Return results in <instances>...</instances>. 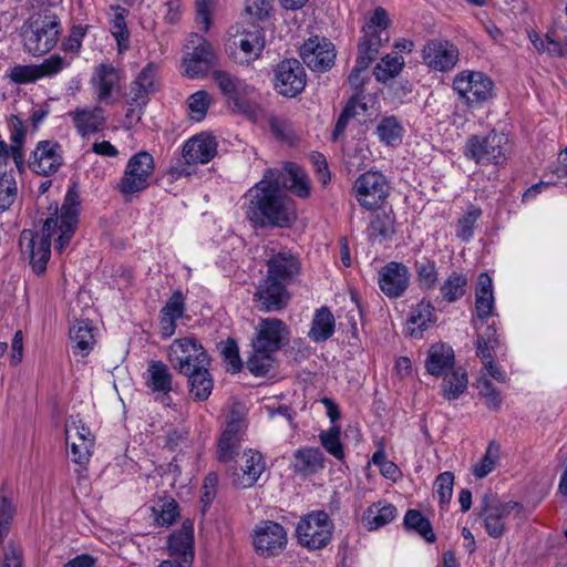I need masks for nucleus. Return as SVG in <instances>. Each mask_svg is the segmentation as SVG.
Masks as SVG:
<instances>
[{
    "label": "nucleus",
    "instance_id": "obj_57",
    "mask_svg": "<svg viewBox=\"0 0 567 567\" xmlns=\"http://www.w3.org/2000/svg\"><path fill=\"white\" fill-rule=\"evenodd\" d=\"M375 81L386 84L396 96H403L411 92V84L408 81L398 79L400 73H374Z\"/></svg>",
    "mask_w": 567,
    "mask_h": 567
},
{
    "label": "nucleus",
    "instance_id": "obj_64",
    "mask_svg": "<svg viewBox=\"0 0 567 567\" xmlns=\"http://www.w3.org/2000/svg\"><path fill=\"white\" fill-rule=\"evenodd\" d=\"M185 311L184 296L181 291H175L162 308L161 313L176 319L183 317Z\"/></svg>",
    "mask_w": 567,
    "mask_h": 567
},
{
    "label": "nucleus",
    "instance_id": "obj_36",
    "mask_svg": "<svg viewBox=\"0 0 567 567\" xmlns=\"http://www.w3.org/2000/svg\"><path fill=\"white\" fill-rule=\"evenodd\" d=\"M158 80L155 73H138L136 79L131 83L130 97L133 103L145 104L147 96L157 91Z\"/></svg>",
    "mask_w": 567,
    "mask_h": 567
},
{
    "label": "nucleus",
    "instance_id": "obj_6",
    "mask_svg": "<svg viewBox=\"0 0 567 567\" xmlns=\"http://www.w3.org/2000/svg\"><path fill=\"white\" fill-rule=\"evenodd\" d=\"M508 138L504 133L492 130L485 135L476 134L467 138L464 154L477 164H502L507 158Z\"/></svg>",
    "mask_w": 567,
    "mask_h": 567
},
{
    "label": "nucleus",
    "instance_id": "obj_39",
    "mask_svg": "<svg viewBox=\"0 0 567 567\" xmlns=\"http://www.w3.org/2000/svg\"><path fill=\"white\" fill-rule=\"evenodd\" d=\"M91 84L97 95V101L111 103L113 92L120 89L118 73H95L91 79Z\"/></svg>",
    "mask_w": 567,
    "mask_h": 567
},
{
    "label": "nucleus",
    "instance_id": "obj_49",
    "mask_svg": "<svg viewBox=\"0 0 567 567\" xmlns=\"http://www.w3.org/2000/svg\"><path fill=\"white\" fill-rule=\"evenodd\" d=\"M271 8V0H247L243 21L254 27L255 21H262L269 16Z\"/></svg>",
    "mask_w": 567,
    "mask_h": 567
},
{
    "label": "nucleus",
    "instance_id": "obj_19",
    "mask_svg": "<svg viewBox=\"0 0 567 567\" xmlns=\"http://www.w3.org/2000/svg\"><path fill=\"white\" fill-rule=\"evenodd\" d=\"M61 165V146L52 141L39 142L29 159V167L43 176L56 173Z\"/></svg>",
    "mask_w": 567,
    "mask_h": 567
},
{
    "label": "nucleus",
    "instance_id": "obj_2",
    "mask_svg": "<svg viewBox=\"0 0 567 567\" xmlns=\"http://www.w3.org/2000/svg\"><path fill=\"white\" fill-rule=\"evenodd\" d=\"M80 194L75 187L69 188L60 210L47 218L41 234L24 229L20 235V246L24 254L29 252L30 264L37 275L45 271L51 256V239L54 248L62 252L73 238L79 224Z\"/></svg>",
    "mask_w": 567,
    "mask_h": 567
},
{
    "label": "nucleus",
    "instance_id": "obj_63",
    "mask_svg": "<svg viewBox=\"0 0 567 567\" xmlns=\"http://www.w3.org/2000/svg\"><path fill=\"white\" fill-rule=\"evenodd\" d=\"M353 109V102H347L343 106L340 115L337 118V122L334 124V128L331 133L332 141L337 142L341 136H343L346 128L348 126V123L351 118H355L354 114L352 113Z\"/></svg>",
    "mask_w": 567,
    "mask_h": 567
},
{
    "label": "nucleus",
    "instance_id": "obj_25",
    "mask_svg": "<svg viewBox=\"0 0 567 567\" xmlns=\"http://www.w3.org/2000/svg\"><path fill=\"white\" fill-rule=\"evenodd\" d=\"M68 115L82 137L101 132L106 123L105 111L100 106L76 107Z\"/></svg>",
    "mask_w": 567,
    "mask_h": 567
},
{
    "label": "nucleus",
    "instance_id": "obj_27",
    "mask_svg": "<svg viewBox=\"0 0 567 567\" xmlns=\"http://www.w3.org/2000/svg\"><path fill=\"white\" fill-rule=\"evenodd\" d=\"M425 369L433 377H443L455 368V354L452 347L445 343H435L427 351Z\"/></svg>",
    "mask_w": 567,
    "mask_h": 567
},
{
    "label": "nucleus",
    "instance_id": "obj_61",
    "mask_svg": "<svg viewBox=\"0 0 567 567\" xmlns=\"http://www.w3.org/2000/svg\"><path fill=\"white\" fill-rule=\"evenodd\" d=\"M16 508L12 502L0 495V543L8 535Z\"/></svg>",
    "mask_w": 567,
    "mask_h": 567
},
{
    "label": "nucleus",
    "instance_id": "obj_5",
    "mask_svg": "<svg viewBox=\"0 0 567 567\" xmlns=\"http://www.w3.org/2000/svg\"><path fill=\"white\" fill-rule=\"evenodd\" d=\"M59 35L60 20L55 14L38 16L22 30L24 47L33 55H42L52 50Z\"/></svg>",
    "mask_w": 567,
    "mask_h": 567
},
{
    "label": "nucleus",
    "instance_id": "obj_28",
    "mask_svg": "<svg viewBox=\"0 0 567 567\" xmlns=\"http://www.w3.org/2000/svg\"><path fill=\"white\" fill-rule=\"evenodd\" d=\"M234 44L239 49L240 63L256 60L265 45L262 29L259 25H254L251 30L243 28L239 40L234 41Z\"/></svg>",
    "mask_w": 567,
    "mask_h": 567
},
{
    "label": "nucleus",
    "instance_id": "obj_41",
    "mask_svg": "<svg viewBox=\"0 0 567 567\" xmlns=\"http://www.w3.org/2000/svg\"><path fill=\"white\" fill-rule=\"evenodd\" d=\"M25 138V127L23 121L18 115H11L10 117V140H11V153L13 161L21 169L23 167V154L22 144Z\"/></svg>",
    "mask_w": 567,
    "mask_h": 567
},
{
    "label": "nucleus",
    "instance_id": "obj_52",
    "mask_svg": "<svg viewBox=\"0 0 567 567\" xmlns=\"http://www.w3.org/2000/svg\"><path fill=\"white\" fill-rule=\"evenodd\" d=\"M17 198V183L13 175L0 176V213L8 210Z\"/></svg>",
    "mask_w": 567,
    "mask_h": 567
},
{
    "label": "nucleus",
    "instance_id": "obj_13",
    "mask_svg": "<svg viewBox=\"0 0 567 567\" xmlns=\"http://www.w3.org/2000/svg\"><path fill=\"white\" fill-rule=\"evenodd\" d=\"M254 532V545L259 555L276 556L286 548L287 532L279 523L262 520L256 525Z\"/></svg>",
    "mask_w": 567,
    "mask_h": 567
},
{
    "label": "nucleus",
    "instance_id": "obj_55",
    "mask_svg": "<svg viewBox=\"0 0 567 567\" xmlns=\"http://www.w3.org/2000/svg\"><path fill=\"white\" fill-rule=\"evenodd\" d=\"M66 444L70 446L69 455L71 460L76 464H84L90 460L91 450L93 443L87 440H66Z\"/></svg>",
    "mask_w": 567,
    "mask_h": 567
},
{
    "label": "nucleus",
    "instance_id": "obj_33",
    "mask_svg": "<svg viewBox=\"0 0 567 567\" xmlns=\"http://www.w3.org/2000/svg\"><path fill=\"white\" fill-rule=\"evenodd\" d=\"M195 370L189 374H184L188 379L189 393L195 401H206L212 393L214 380L208 371V365Z\"/></svg>",
    "mask_w": 567,
    "mask_h": 567
},
{
    "label": "nucleus",
    "instance_id": "obj_35",
    "mask_svg": "<svg viewBox=\"0 0 567 567\" xmlns=\"http://www.w3.org/2000/svg\"><path fill=\"white\" fill-rule=\"evenodd\" d=\"M442 383L441 393L447 401H453L462 395L468 383L467 373L463 368L451 370L446 373Z\"/></svg>",
    "mask_w": 567,
    "mask_h": 567
},
{
    "label": "nucleus",
    "instance_id": "obj_29",
    "mask_svg": "<svg viewBox=\"0 0 567 567\" xmlns=\"http://www.w3.org/2000/svg\"><path fill=\"white\" fill-rule=\"evenodd\" d=\"M296 473L308 476L323 468L324 456L319 449H299L293 454Z\"/></svg>",
    "mask_w": 567,
    "mask_h": 567
},
{
    "label": "nucleus",
    "instance_id": "obj_40",
    "mask_svg": "<svg viewBox=\"0 0 567 567\" xmlns=\"http://www.w3.org/2000/svg\"><path fill=\"white\" fill-rule=\"evenodd\" d=\"M70 339L74 343V349L79 350L82 357L87 355L93 348L94 337L92 328L86 321H76L70 328Z\"/></svg>",
    "mask_w": 567,
    "mask_h": 567
},
{
    "label": "nucleus",
    "instance_id": "obj_30",
    "mask_svg": "<svg viewBox=\"0 0 567 567\" xmlns=\"http://www.w3.org/2000/svg\"><path fill=\"white\" fill-rule=\"evenodd\" d=\"M243 476L236 481L241 488L251 487L265 471V461L258 451L248 450L244 452Z\"/></svg>",
    "mask_w": 567,
    "mask_h": 567
},
{
    "label": "nucleus",
    "instance_id": "obj_1",
    "mask_svg": "<svg viewBox=\"0 0 567 567\" xmlns=\"http://www.w3.org/2000/svg\"><path fill=\"white\" fill-rule=\"evenodd\" d=\"M307 198L310 195L306 173L296 164L268 168L262 178L245 194V216L254 228H289L297 220L293 200L285 193Z\"/></svg>",
    "mask_w": 567,
    "mask_h": 567
},
{
    "label": "nucleus",
    "instance_id": "obj_46",
    "mask_svg": "<svg viewBox=\"0 0 567 567\" xmlns=\"http://www.w3.org/2000/svg\"><path fill=\"white\" fill-rule=\"evenodd\" d=\"M434 321V308L430 302L422 300L411 310L408 323L414 326L410 334L414 336L415 330L420 332L427 328V323Z\"/></svg>",
    "mask_w": 567,
    "mask_h": 567
},
{
    "label": "nucleus",
    "instance_id": "obj_56",
    "mask_svg": "<svg viewBox=\"0 0 567 567\" xmlns=\"http://www.w3.org/2000/svg\"><path fill=\"white\" fill-rule=\"evenodd\" d=\"M480 394L486 400V405L491 410L499 409L502 396L499 391L485 377L480 378L476 384Z\"/></svg>",
    "mask_w": 567,
    "mask_h": 567
},
{
    "label": "nucleus",
    "instance_id": "obj_58",
    "mask_svg": "<svg viewBox=\"0 0 567 567\" xmlns=\"http://www.w3.org/2000/svg\"><path fill=\"white\" fill-rule=\"evenodd\" d=\"M264 118H267L269 128L277 138L288 140L292 135L291 123L287 117L266 112Z\"/></svg>",
    "mask_w": 567,
    "mask_h": 567
},
{
    "label": "nucleus",
    "instance_id": "obj_54",
    "mask_svg": "<svg viewBox=\"0 0 567 567\" xmlns=\"http://www.w3.org/2000/svg\"><path fill=\"white\" fill-rule=\"evenodd\" d=\"M498 453L499 447L494 443H489L484 457L473 468L474 475L478 478L487 476L495 468Z\"/></svg>",
    "mask_w": 567,
    "mask_h": 567
},
{
    "label": "nucleus",
    "instance_id": "obj_17",
    "mask_svg": "<svg viewBox=\"0 0 567 567\" xmlns=\"http://www.w3.org/2000/svg\"><path fill=\"white\" fill-rule=\"evenodd\" d=\"M145 385L162 404L169 406L173 390V374L167 364L159 360H151L145 372Z\"/></svg>",
    "mask_w": 567,
    "mask_h": 567
},
{
    "label": "nucleus",
    "instance_id": "obj_11",
    "mask_svg": "<svg viewBox=\"0 0 567 567\" xmlns=\"http://www.w3.org/2000/svg\"><path fill=\"white\" fill-rule=\"evenodd\" d=\"M290 340L288 326L277 318L261 319L256 328V337L252 339V349L260 352H277L287 346Z\"/></svg>",
    "mask_w": 567,
    "mask_h": 567
},
{
    "label": "nucleus",
    "instance_id": "obj_62",
    "mask_svg": "<svg viewBox=\"0 0 567 567\" xmlns=\"http://www.w3.org/2000/svg\"><path fill=\"white\" fill-rule=\"evenodd\" d=\"M155 519L161 526H171L178 517V505L174 499L164 502L161 509H155Z\"/></svg>",
    "mask_w": 567,
    "mask_h": 567
},
{
    "label": "nucleus",
    "instance_id": "obj_38",
    "mask_svg": "<svg viewBox=\"0 0 567 567\" xmlns=\"http://www.w3.org/2000/svg\"><path fill=\"white\" fill-rule=\"evenodd\" d=\"M275 89L286 97H295L306 86V73H276Z\"/></svg>",
    "mask_w": 567,
    "mask_h": 567
},
{
    "label": "nucleus",
    "instance_id": "obj_8",
    "mask_svg": "<svg viewBox=\"0 0 567 567\" xmlns=\"http://www.w3.org/2000/svg\"><path fill=\"white\" fill-rule=\"evenodd\" d=\"M168 360L181 374H189L197 368L209 365L208 354L194 337L174 340L168 348Z\"/></svg>",
    "mask_w": 567,
    "mask_h": 567
},
{
    "label": "nucleus",
    "instance_id": "obj_18",
    "mask_svg": "<svg viewBox=\"0 0 567 567\" xmlns=\"http://www.w3.org/2000/svg\"><path fill=\"white\" fill-rule=\"evenodd\" d=\"M254 299L258 303L259 310L274 312L287 306L289 293L286 285L266 276V278L260 281Z\"/></svg>",
    "mask_w": 567,
    "mask_h": 567
},
{
    "label": "nucleus",
    "instance_id": "obj_3",
    "mask_svg": "<svg viewBox=\"0 0 567 567\" xmlns=\"http://www.w3.org/2000/svg\"><path fill=\"white\" fill-rule=\"evenodd\" d=\"M214 83L226 97L233 111L252 122L264 120L266 105L255 87L240 80L236 73H213Z\"/></svg>",
    "mask_w": 567,
    "mask_h": 567
},
{
    "label": "nucleus",
    "instance_id": "obj_15",
    "mask_svg": "<svg viewBox=\"0 0 567 567\" xmlns=\"http://www.w3.org/2000/svg\"><path fill=\"white\" fill-rule=\"evenodd\" d=\"M300 58L312 71L315 69L327 71L334 64V45L326 38H309L300 48Z\"/></svg>",
    "mask_w": 567,
    "mask_h": 567
},
{
    "label": "nucleus",
    "instance_id": "obj_31",
    "mask_svg": "<svg viewBox=\"0 0 567 567\" xmlns=\"http://www.w3.org/2000/svg\"><path fill=\"white\" fill-rule=\"evenodd\" d=\"M396 508L386 502H377L370 505L363 514L365 527L370 530L379 529L396 517Z\"/></svg>",
    "mask_w": 567,
    "mask_h": 567
},
{
    "label": "nucleus",
    "instance_id": "obj_44",
    "mask_svg": "<svg viewBox=\"0 0 567 567\" xmlns=\"http://www.w3.org/2000/svg\"><path fill=\"white\" fill-rule=\"evenodd\" d=\"M404 526L410 530L416 532L427 543H433L435 540V534L430 520L416 509H410L406 512L404 516Z\"/></svg>",
    "mask_w": 567,
    "mask_h": 567
},
{
    "label": "nucleus",
    "instance_id": "obj_60",
    "mask_svg": "<svg viewBox=\"0 0 567 567\" xmlns=\"http://www.w3.org/2000/svg\"><path fill=\"white\" fill-rule=\"evenodd\" d=\"M454 474L443 472L435 480L436 493L441 505L449 504L453 493Z\"/></svg>",
    "mask_w": 567,
    "mask_h": 567
},
{
    "label": "nucleus",
    "instance_id": "obj_48",
    "mask_svg": "<svg viewBox=\"0 0 567 567\" xmlns=\"http://www.w3.org/2000/svg\"><path fill=\"white\" fill-rule=\"evenodd\" d=\"M274 364V352H260L252 349V354L247 360V369L257 377L266 375Z\"/></svg>",
    "mask_w": 567,
    "mask_h": 567
},
{
    "label": "nucleus",
    "instance_id": "obj_22",
    "mask_svg": "<svg viewBox=\"0 0 567 567\" xmlns=\"http://www.w3.org/2000/svg\"><path fill=\"white\" fill-rule=\"evenodd\" d=\"M167 545L172 560L193 565L195 557L193 520L185 519L181 529L168 537Z\"/></svg>",
    "mask_w": 567,
    "mask_h": 567
},
{
    "label": "nucleus",
    "instance_id": "obj_23",
    "mask_svg": "<svg viewBox=\"0 0 567 567\" xmlns=\"http://www.w3.org/2000/svg\"><path fill=\"white\" fill-rule=\"evenodd\" d=\"M193 51L185 54L183 65L185 71H208L218 66V59L213 45L200 35L192 39Z\"/></svg>",
    "mask_w": 567,
    "mask_h": 567
},
{
    "label": "nucleus",
    "instance_id": "obj_50",
    "mask_svg": "<svg viewBox=\"0 0 567 567\" xmlns=\"http://www.w3.org/2000/svg\"><path fill=\"white\" fill-rule=\"evenodd\" d=\"M340 433L339 426H332L330 430L323 431L319 435L322 446L337 460H343L344 457L343 446L340 442Z\"/></svg>",
    "mask_w": 567,
    "mask_h": 567
},
{
    "label": "nucleus",
    "instance_id": "obj_10",
    "mask_svg": "<svg viewBox=\"0 0 567 567\" xmlns=\"http://www.w3.org/2000/svg\"><path fill=\"white\" fill-rule=\"evenodd\" d=\"M154 173V158L147 152L133 155L125 167L117 189L124 195H131L148 187Z\"/></svg>",
    "mask_w": 567,
    "mask_h": 567
},
{
    "label": "nucleus",
    "instance_id": "obj_20",
    "mask_svg": "<svg viewBox=\"0 0 567 567\" xmlns=\"http://www.w3.org/2000/svg\"><path fill=\"white\" fill-rule=\"evenodd\" d=\"M423 60L434 71H450L458 61V49L449 41L432 40L423 49Z\"/></svg>",
    "mask_w": 567,
    "mask_h": 567
},
{
    "label": "nucleus",
    "instance_id": "obj_51",
    "mask_svg": "<svg viewBox=\"0 0 567 567\" xmlns=\"http://www.w3.org/2000/svg\"><path fill=\"white\" fill-rule=\"evenodd\" d=\"M243 439L220 435L217 447L218 460L223 463L231 462L239 455Z\"/></svg>",
    "mask_w": 567,
    "mask_h": 567
},
{
    "label": "nucleus",
    "instance_id": "obj_12",
    "mask_svg": "<svg viewBox=\"0 0 567 567\" xmlns=\"http://www.w3.org/2000/svg\"><path fill=\"white\" fill-rule=\"evenodd\" d=\"M522 509L523 506L517 502H499L493 495L485 494L482 498L480 516L484 520V526L488 536L499 538L505 530L504 519L511 515L514 509Z\"/></svg>",
    "mask_w": 567,
    "mask_h": 567
},
{
    "label": "nucleus",
    "instance_id": "obj_21",
    "mask_svg": "<svg viewBox=\"0 0 567 567\" xmlns=\"http://www.w3.org/2000/svg\"><path fill=\"white\" fill-rule=\"evenodd\" d=\"M217 153L216 138L206 132L194 135L183 146L182 156L186 164H206Z\"/></svg>",
    "mask_w": 567,
    "mask_h": 567
},
{
    "label": "nucleus",
    "instance_id": "obj_47",
    "mask_svg": "<svg viewBox=\"0 0 567 567\" xmlns=\"http://www.w3.org/2000/svg\"><path fill=\"white\" fill-rule=\"evenodd\" d=\"M481 216L482 209L471 205L457 221L456 236L463 241H468L474 235L475 224Z\"/></svg>",
    "mask_w": 567,
    "mask_h": 567
},
{
    "label": "nucleus",
    "instance_id": "obj_43",
    "mask_svg": "<svg viewBox=\"0 0 567 567\" xmlns=\"http://www.w3.org/2000/svg\"><path fill=\"white\" fill-rule=\"evenodd\" d=\"M416 279L421 289H433L437 282V269L434 260L421 257L414 262Z\"/></svg>",
    "mask_w": 567,
    "mask_h": 567
},
{
    "label": "nucleus",
    "instance_id": "obj_32",
    "mask_svg": "<svg viewBox=\"0 0 567 567\" xmlns=\"http://www.w3.org/2000/svg\"><path fill=\"white\" fill-rule=\"evenodd\" d=\"M475 308L477 317L482 320L488 318L494 309V295L492 278L483 272L478 276Z\"/></svg>",
    "mask_w": 567,
    "mask_h": 567
},
{
    "label": "nucleus",
    "instance_id": "obj_26",
    "mask_svg": "<svg viewBox=\"0 0 567 567\" xmlns=\"http://www.w3.org/2000/svg\"><path fill=\"white\" fill-rule=\"evenodd\" d=\"M267 276L287 286L300 271L298 258L290 251L282 250L267 261Z\"/></svg>",
    "mask_w": 567,
    "mask_h": 567
},
{
    "label": "nucleus",
    "instance_id": "obj_9",
    "mask_svg": "<svg viewBox=\"0 0 567 567\" xmlns=\"http://www.w3.org/2000/svg\"><path fill=\"white\" fill-rule=\"evenodd\" d=\"M357 202L365 209H378L383 205L390 193L386 177L377 171L361 174L353 184Z\"/></svg>",
    "mask_w": 567,
    "mask_h": 567
},
{
    "label": "nucleus",
    "instance_id": "obj_7",
    "mask_svg": "<svg viewBox=\"0 0 567 567\" xmlns=\"http://www.w3.org/2000/svg\"><path fill=\"white\" fill-rule=\"evenodd\" d=\"M333 523L324 511H312L302 516L296 527L300 545L309 549L326 547L332 537Z\"/></svg>",
    "mask_w": 567,
    "mask_h": 567
},
{
    "label": "nucleus",
    "instance_id": "obj_4",
    "mask_svg": "<svg viewBox=\"0 0 567 567\" xmlns=\"http://www.w3.org/2000/svg\"><path fill=\"white\" fill-rule=\"evenodd\" d=\"M389 25L388 11L383 7L375 8L362 25L355 66L352 71H367L377 61L380 49L390 40Z\"/></svg>",
    "mask_w": 567,
    "mask_h": 567
},
{
    "label": "nucleus",
    "instance_id": "obj_45",
    "mask_svg": "<svg viewBox=\"0 0 567 567\" xmlns=\"http://www.w3.org/2000/svg\"><path fill=\"white\" fill-rule=\"evenodd\" d=\"M466 286V276L454 271L442 284L440 291L444 300L455 302L465 295Z\"/></svg>",
    "mask_w": 567,
    "mask_h": 567
},
{
    "label": "nucleus",
    "instance_id": "obj_42",
    "mask_svg": "<svg viewBox=\"0 0 567 567\" xmlns=\"http://www.w3.org/2000/svg\"><path fill=\"white\" fill-rule=\"evenodd\" d=\"M375 133L382 143L394 145L402 138L403 126L395 116H385L379 122Z\"/></svg>",
    "mask_w": 567,
    "mask_h": 567
},
{
    "label": "nucleus",
    "instance_id": "obj_53",
    "mask_svg": "<svg viewBox=\"0 0 567 567\" xmlns=\"http://www.w3.org/2000/svg\"><path fill=\"white\" fill-rule=\"evenodd\" d=\"M210 104V96L205 91H197L192 94L188 99V109L190 112V117L197 122L202 121L208 110Z\"/></svg>",
    "mask_w": 567,
    "mask_h": 567
},
{
    "label": "nucleus",
    "instance_id": "obj_16",
    "mask_svg": "<svg viewBox=\"0 0 567 567\" xmlns=\"http://www.w3.org/2000/svg\"><path fill=\"white\" fill-rule=\"evenodd\" d=\"M411 272L402 262L390 261L379 271V287L389 298H400L410 286Z\"/></svg>",
    "mask_w": 567,
    "mask_h": 567
},
{
    "label": "nucleus",
    "instance_id": "obj_14",
    "mask_svg": "<svg viewBox=\"0 0 567 567\" xmlns=\"http://www.w3.org/2000/svg\"><path fill=\"white\" fill-rule=\"evenodd\" d=\"M454 90L467 103H481L493 94V81L485 73H458L453 80Z\"/></svg>",
    "mask_w": 567,
    "mask_h": 567
},
{
    "label": "nucleus",
    "instance_id": "obj_37",
    "mask_svg": "<svg viewBox=\"0 0 567 567\" xmlns=\"http://www.w3.org/2000/svg\"><path fill=\"white\" fill-rule=\"evenodd\" d=\"M394 234V216L386 212H377L372 215L368 227V236L371 240H388Z\"/></svg>",
    "mask_w": 567,
    "mask_h": 567
},
{
    "label": "nucleus",
    "instance_id": "obj_24",
    "mask_svg": "<svg viewBox=\"0 0 567 567\" xmlns=\"http://www.w3.org/2000/svg\"><path fill=\"white\" fill-rule=\"evenodd\" d=\"M528 38L539 54L558 58L567 52V30L563 27L557 25L544 35L529 31Z\"/></svg>",
    "mask_w": 567,
    "mask_h": 567
},
{
    "label": "nucleus",
    "instance_id": "obj_59",
    "mask_svg": "<svg viewBox=\"0 0 567 567\" xmlns=\"http://www.w3.org/2000/svg\"><path fill=\"white\" fill-rule=\"evenodd\" d=\"M246 430V423L243 414L233 409L227 416L226 427L224 429L221 435L244 439V433Z\"/></svg>",
    "mask_w": 567,
    "mask_h": 567
},
{
    "label": "nucleus",
    "instance_id": "obj_34",
    "mask_svg": "<svg viewBox=\"0 0 567 567\" xmlns=\"http://www.w3.org/2000/svg\"><path fill=\"white\" fill-rule=\"evenodd\" d=\"M334 317L327 307H321L315 313L308 337L315 342L328 340L334 332Z\"/></svg>",
    "mask_w": 567,
    "mask_h": 567
}]
</instances>
